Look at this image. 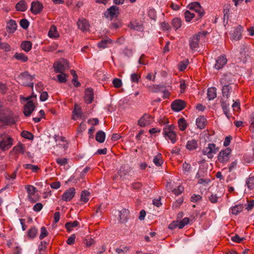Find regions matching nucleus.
Masks as SVG:
<instances>
[{
  "label": "nucleus",
  "mask_w": 254,
  "mask_h": 254,
  "mask_svg": "<svg viewBox=\"0 0 254 254\" xmlns=\"http://www.w3.org/2000/svg\"><path fill=\"white\" fill-rule=\"evenodd\" d=\"M21 135L23 137L30 140H32L34 138V135L32 133L26 130L22 131Z\"/></svg>",
  "instance_id": "obj_44"
},
{
  "label": "nucleus",
  "mask_w": 254,
  "mask_h": 254,
  "mask_svg": "<svg viewBox=\"0 0 254 254\" xmlns=\"http://www.w3.org/2000/svg\"><path fill=\"white\" fill-rule=\"evenodd\" d=\"M182 20L179 18H175L172 21V25L173 27L177 30L180 28L182 25Z\"/></svg>",
  "instance_id": "obj_37"
},
{
  "label": "nucleus",
  "mask_w": 254,
  "mask_h": 254,
  "mask_svg": "<svg viewBox=\"0 0 254 254\" xmlns=\"http://www.w3.org/2000/svg\"><path fill=\"white\" fill-rule=\"evenodd\" d=\"M21 47L26 52H29L32 48V43L29 41H25L22 42Z\"/></svg>",
  "instance_id": "obj_28"
},
{
  "label": "nucleus",
  "mask_w": 254,
  "mask_h": 254,
  "mask_svg": "<svg viewBox=\"0 0 254 254\" xmlns=\"http://www.w3.org/2000/svg\"><path fill=\"white\" fill-rule=\"evenodd\" d=\"M48 93L46 91H44L41 93L40 99L41 101L44 102L45 101L48 99Z\"/></svg>",
  "instance_id": "obj_62"
},
{
  "label": "nucleus",
  "mask_w": 254,
  "mask_h": 254,
  "mask_svg": "<svg viewBox=\"0 0 254 254\" xmlns=\"http://www.w3.org/2000/svg\"><path fill=\"white\" fill-rule=\"evenodd\" d=\"M184 199L182 197L179 198L173 203V207L174 208H178L183 202Z\"/></svg>",
  "instance_id": "obj_55"
},
{
  "label": "nucleus",
  "mask_w": 254,
  "mask_h": 254,
  "mask_svg": "<svg viewBox=\"0 0 254 254\" xmlns=\"http://www.w3.org/2000/svg\"><path fill=\"white\" fill-rule=\"evenodd\" d=\"M140 76L135 73H133L130 75V79L132 82L137 83Z\"/></svg>",
  "instance_id": "obj_57"
},
{
  "label": "nucleus",
  "mask_w": 254,
  "mask_h": 254,
  "mask_svg": "<svg viewBox=\"0 0 254 254\" xmlns=\"http://www.w3.org/2000/svg\"><path fill=\"white\" fill-rule=\"evenodd\" d=\"M48 35L50 38H55L59 36V34L57 30V28L55 26H51Z\"/></svg>",
  "instance_id": "obj_30"
},
{
  "label": "nucleus",
  "mask_w": 254,
  "mask_h": 254,
  "mask_svg": "<svg viewBox=\"0 0 254 254\" xmlns=\"http://www.w3.org/2000/svg\"><path fill=\"white\" fill-rule=\"evenodd\" d=\"M178 125L181 130H185L187 127L186 120L181 118L178 120Z\"/></svg>",
  "instance_id": "obj_38"
},
{
  "label": "nucleus",
  "mask_w": 254,
  "mask_h": 254,
  "mask_svg": "<svg viewBox=\"0 0 254 254\" xmlns=\"http://www.w3.org/2000/svg\"><path fill=\"white\" fill-rule=\"evenodd\" d=\"M189 64L188 60L182 61L179 64V69L180 71L184 70Z\"/></svg>",
  "instance_id": "obj_50"
},
{
  "label": "nucleus",
  "mask_w": 254,
  "mask_h": 254,
  "mask_svg": "<svg viewBox=\"0 0 254 254\" xmlns=\"http://www.w3.org/2000/svg\"><path fill=\"white\" fill-rule=\"evenodd\" d=\"M244 239V238H240L238 235L236 234L234 236L231 237V240L236 243H240Z\"/></svg>",
  "instance_id": "obj_61"
},
{
  "label": "nucleus",
  "mask_w": 254,
  "mask_h": 254,
  "mask_svg": "<svg viewBox=\"0 0 254 254\" xmlns=\"http://www.w3.org/2000/svg\"><path fill=\"white\" fill-rule=\"evenodd\" d=\"M1 140L0 141V148L2 150H6L13 144V139L7 134H2Z\"/></svg>",
  "instance_id": "obj_5"
},
{
  "label": "nucleus",
  "mask_w": 254,
  "mask_h": 254,
  "mask_svg": "<svg viewBox=\"0 0 254 254\" xmlns=\"http://www.w3.org/2000/svg\"><path fill=\"white\" fill-rule=\"evenodd\" d=\"M189 222V218L188 217L184 218L180 222H178L179 224V228L182 229L185 225H187Z\"/></svg>",
  "instance_id": "obj_49"
},
{
  "label": "nucleus",
  "mask_w": 254,
  "mask_h": 254,
  "mask_svg": "<svg viewBox=\"0 0 254 254\" xmlns=\"http://www.w3.org/2000/svg\"><path fill=\"white\" fill-rule=\"evenodd\" d=\"M216 97V89L215 87H211L208 89L207 97L209 100H213Z\"/></svg>",
  "instance_id": "obj_29"
},
{
  "label": "nucleus",
  "mask_w": 254,
  "mask_h": 254,
  "mask_svg": "<svg viewBox=\"0 0 254 254\" xmlns=\"http://www.w3.org/2000/svg\"><path fill=\"white\" fill-rule=\"evenodd\" d=\"M128 27L136 31H141L142 30V26L137 22H131L128 25Z\"/></svg>",
  "instance_id": "obj_31"
},
{
  "label": "nucleus",
  "mask_w": 254,
  "mask_h": 254,
  "mask_svg": "<svg viewBox=\"0 0 254 254\" xmlns=\"http://www.w3.org/2000/svg\"><path fill=\"white\" fill-rule=\"evenodd\" d=\"M75 239V235L74 234H72L70 237H69L66 241V243L68 245H72L74 244Z\"/></svg>",
  "instance_id": "obj_64"
},
{
  "label": "nucleus",
  "mask_w": 254,
  "mask_h": 254,
  "mask_svg": "<svg viewBox=\"0 0 254 254\" xmlns=\"http://www.w3.org/2000/svg\"><path fill=\"white\" fill-rule=\"evenodd\" d=\"M113 84L115 87L119 88L122 86V80L119 78H115L113 81Z\"/></svg>",
  "instance_id": "obj_56"
},
{
  "label": "nucleus",
  "mask_w": 254,
  "mask_h": 254,
  "mask_svg": "<svg viewBox=\"0 0 254 254\" xmlns=\"http://www.w3.org/2000/svg\"><path fill=\"white\" fill-rule=\"evenodd\" d=\"M227 59L225 56L223 55L218 58L216 61L214 67L217 69H221L226 64Z\"/></svg>",
  "instance_id": "obj_17"
},
{
  "label": "nucleus",
  "mask_w": 254,
  "mask_h": 254,
  "mask_svg": "<svg viewBox=\"0 0 254 254\" xmlns=\"http://www.w3.org/2000/svg\"><path fill=\"white\" fill-rule=\"evenodd\" d=\"M38 230L35 227H32L28 231V236L30 238H34L37 234Z\"/></svg>",
  "instance_id": "obj_43"
},
{
  "label": "nucleus",
  "mask_w": 254,
  "mask_h": 254,
  "mask_svg": "<svg viewBox=\"0 0 254 254\" xmlns=\"http://www.w3.org/2000/svg\"><path fill=\"white\" fill-rule=\"evenodd\" d=\"M246 185L250 190H252L254 187V176L249 178L246 181Z\"/></svg>",
  "instance_id": "obj_42"
},
{
  "label": "nucleus",
  "mask_w": 254,
  "mask_h": 254,
  "mask_svg": "<svg viewBox=\"0 0 254 254\" xmlns=\"http://www.w3.org/2000/svg\"><path fill=\"white\" fill-rule=\"evenodd\" d=\"M184 190V188L181 186H179L177 189H174L173 192L175 194L178 195L181 194Z\"/></svg>",
  "instance_id": "obj_58"
},
{
  "label": "nucleus",
  "mask_w": 254,
  "mask_h": 254,
  "mask_svg": "<svg viewBox=\"0 0 254 254\" xmlns=\"http://www.w3.org/2000/svg\"><path fill=\"white\" fill-rule=\"evenodd\" d=\"M15 8L17 11H25L27 9V5L24 0H20L16 4Z\"/></svg>",
  "instance_id": "obj_25"
},
{
  "label": "nucleus",
  "mask_w": 254,
  "mask_h": 254,
  "mask_svg": "<svg viewBox=\"0 0 254 254\" xmlns=\"http://www.w3.org/2000/svg\"><path fill=\"white\" fill-rule=\"evenodd\" d=\"M243 28L241 25H238L234 28V30L230 33L231 39L235 41H238L242 38V33Z\"/></svg>",
  "instance_id": "obj_10"
},
{
  "label": "nucleus",
  "mask_w": 254,
  "mask_h": 254,
  "mask_svg": "<svg viewBox=\"0 0 254 254\" xmlns=\"http://www.w3.org/2000/svg\"><path fill=\"white\" fill-rule=\"evenodd\" d=\"M221 106L227 118L228 119H230L231 116L229 111V104L228 103V99L222 98L221 100Z\"/></svg>",
  "instance_id": "obj_16"
},
{
  "label": "nucleus",
  "mask_w": 254,
  "mask_h": 254,
  "mask_svg": "<svg viewBox=\"0 0 254 254\" xmlns=\"http://www.w3.org/2000/svg\"><path fill=\"white\" fill-rule=\"evenodd\" d=\"M77 24L78 28L83 32L87 31L89 29V24L84 18L79 19Z\"/></svg>",
  "instance_id": "obj_18"
},
{
  "label": "nucleus",
  "mask_w": 254,
  "mask_h": 254,
  "mask_svg": "<svg viewBox=\"0 0 254 254\" xmlns=\"http://www.w3.org/2000/svg\"><path fill=\"white\" fill-rule=\"evenodd\" d=\"M119 14V7L116 5H113L107 9L104 13V15L105 17L112 20L114 18L117 17Z\"/></svg>",
  "instance_id": "obj_9"
},
{
  "label": "nucleus",
  "mask_w": 254,
  "mask_h": 254,
  "mask_svg": "<svg viewBox=\"0 0 254 254\" xmlns=\"http://www.w3.org/2000/svg\"><path fill=\"white\" fill-rule=\"evenodd\" d=\"M36 108L32 100L27 101L26 104L24 106L23 113L26 117H29Z\"/></svg>",
  "instance_id": "obj_11"
},
{
  "label": "nucleus",
  "mask_w": 254,
  "mask_h": 254,
  "mask_svg": "<svg viewBox=\"0 0 254 254\" xmlns=\"http://www.w3.org/2000/svg\"><path fill=\"white\" fill-rule=\"evenodd\" d=\"M232 80H230L228 75H224V77L221 79L220 83L222 85V93L223 98L228 99L229 97V93L232 90V86L231 84Z\"/></svg>",
  "instance_id": "obj_2"
},
{
  "label": "nucleus",
  "mask_w": 254,
  "mask_h": 254,
  "mask_svg": "<svg viewBox=\"0 0 254 254\" xmlns=\"http://www.w3.org/2000/svg\"><path fill=\"white\" fill-rule=\"evenodd\" d=\"M13 58L22 62H26L28 60V57L23 53H16Z\"/></svg>",
  "instance_id": "obj_32"
},
{
  "label": "nucleus",
  "mask_w": 254,
  "mask_h": 254,
  "mask_svg": "<svg viewBox=\"0 0 254 254\" xmlns=\"http://www.w3.org/2000/svg\"><path fill=\"white\" fill-rule=\"evenodd\" d=\"M231 151V149L230 147L221 150L219 153L218 160L223 164L227 163L230 159Z\"/></svg>",
  "instance_id": "obj_8"
},
{
  "label": "nucleus",
  "mask_w": 254,
  "mask_h": 254,
  "mask_svg": "<svg viewBox=\"0 0 254 254\" xmlns=\"http://www.w3.org/2000/svg\"><path fill=\"white\" fill-rule=\"evenodd\" d=\"M48 235V232L45 227H42L41 229V233L39 236L40 240L43 239Z\"/></svg>",
  "instance_id": "obj_53"
},
{
  "label": "nucleus",
  "mask_w": 254,
  "mask_h": 254,
  "mask_svg": "<svg viewBox=\"0 0 254 254\" xmlns=\"http://www.w3.org/2000/svg\"><path fill=\"white\" fill-rule=\"evenodd\" d=\"M111 42V40L110 39H107L105 40H103L101 41L98 44V46L100 48H103L104 49L107 47V44L108 43H110Z\"/></svg>",
  "instance_id": "obj_46"
},
{
  "label": "nucleus",
  "mask_w": 254,
  "mask_h": 254,
  "mask_svg": "<svg viewBox=\"0 0 254 254\" xmlns=\"http://www.w3.org/2000/svg\"><path fill=\"white\" fill-rule=\"evenodd\" d=\"M189 8L191 10L195 11L198 13L200 17L204 14V10L201 6L200 3L198 2H193L191 3L189 5Z\"/></svg>",
  "instance_id": "obj_14"
},
{
  "label": "nucleus",
  "mask_w": 254,
  "mask_h": 254,
  "mask_svg": "<svg viewBox=\"0 0 254 254\" xmlns=\"http://www.w3.org/2000/svg\"><path fill=\"white\" fill-rule=\"evenodd\" d=\"M161 154H159L157 155H156L153 160V163L155 164L157 166H161V165L163 163V161L161 159Z\"/></svg>",
  "instance_id": "obj_40"
},
{
  "label": "nucleus",
  "mask_w": 254,
  "mask_h": 254,
  "mask_svg": "<svg viewBox=\"0 0 254 254\" xmlns=\"http://www.w3.org/2000/svg\"><path fill=\"white\" fill-rule=\"evenodd\" d=\"M205 119L203 117H199L196 120V125L200 129L203 128L205 126Z\"/></svg>",
  "instance_id": "obj_34"
},
{
  "label": "nucleus",
  "mask_w": 254,
  "mask_h": 254,
  "mask_svg": "<svg viewBox=\"0 0 254 254\" xmlns=\"http://www.w3.org/2000/svg\"><path fill=\"white\" fill-rule=\"evenodd\" d=\"M67 159L66 158H58L56 159V162L61 166H64L67 163Z\"/></svg>",
  "instance_id": "obj_51"
},
{
  "label": "nucleus",
  "mask_w": 254,
  "mask_h": 254,
  "mask_svg": "<svg viewBox=\"0 0 254 254\" xmlns=\"http://www.w3.org/2000/svg\"><path fill=\"white\" fill-rule=\"evenodd\" d=\"M90 194V193L86 190L82 191L80 199V201H83L84 203L87 202L89 200L88 196Z\"/></svg>",
  "instance_id": "obj_33"
},
{
  "label": "nucleus",
  "mask_w": 254,
  "mask_h": 254,
  "mask_svg": "<svg viewBox=\"0 0 254 254\" xmlns=\"http://www.w3.org/2000/svg\"><path fill=\"white\" fill-rule=\"evenodd\" d=\"M209 201L213 203H216L218 201L219 196H217L216 194H211L210 196H208Z\"/></svg>",
  "instance_id": "obj_54"
},
{
  "label": "nucleus",
  "mask_w": 254,
  "mask_h": 254,
  "mask_svg": "<svg viewBox=\"0 0 254 254\" xmlns=\"http://www.w3.org/2000/svg\"><path fill=\"white\" fill-rule=\"evenodd\" d=\"M129 251V248L127 247H124L123 249L121 248H117L116 249V252L118 254H124V252H127Z\"/></svg>",
  "instance_id": "obj_59"
},
{
  "label": "nucleus",
  "mask_w": 254,
  "mask_h": 254,
  "mask_svg": "<svg viewBox=\"0 0 254 254\" xmlns=\"http://www.w3.org/2000/svg\"><path fill=\"white\" fill-rule=\"evenodd\" d=\"M25 189H26L27 192L28 193V199L30 200V201H34L32 195L34 194L35 192L37 191L36 188L31 185H27L25 187Z\"/></svg>",
  "instance_id": "obj_22"
},
{
  "label": "nucleus",
  "mask_w": 254,
  "mask_h": 254,
  "mask_svg": "<svg viewBox=\"0 0 254 254\" xmlns=\"http://www.w3.org/2000/svg\"><path fill=\"white\" fill-rule=\"evenodd\" d=\"M173 125H166L163 128V134L166 139L169 138L173 143L176 141V134L174 131Z\"/></svg>",
  "instance_id": "obj_4"
},
{
  "label": "nucleus",
  "mask_w": 254,
  "mask_h": 254,
  "mask_svg": "<svg viewBox=\"0 0 254 254\" xmlns=\"http://www.w3.org/2000/svg\"><path fill=\"white\" fill-rule=\"evenodd\" d=\"M13 150L16 153H22L23 154L24 153V147L23 145L21 143H19L18 145L14 146Z\"/></svg>",
  "instance_id": "obj_41"
},
{
  "label": "nucleus",
  "mask_w": 254,
  "mask_h": 254,
  "mask_svg": "<svg viewBox=\"0 0 254 254\" xmlns=\"http://www.w3.org/2000/svg\"><path fill=\"white\" fill-rule=\"evenodd\" d=\"M79 223L77 221H74L73 222H68L65 224V228L68 231H71V229L73 227H77L79 225Z\"/></svg>",
  "instance_id": "obj_36"
},
{
  "label": "nucleus",
  "mask_w": 254,
  "mask_h": 254,
  "mask_svg": "<svg viewBox=\"0 0 254 254\" xmlns=\"http://www.w3.org/2000/svg\"><path fill=\"white\" fill-rule=\"evenodd\" d=\"M138 124L141 127H145L149 124V121L143 116L138 121Z\"/></svg>",
  "instance_id": "obj_52"
},
{
  "label": "nucleus",
  "mask_w": 254,
  "mask_h": 254,
  "mask_svg": "<svg viewBox=\"0 0 254 254\" xmlns=\"http://www.w3.org/2000/svg\"><path fill=\"white\" fill-rule=\"evenodd\" d=\"M106 137V134L105 133L102 131L99 130L98 131L96 134L95 138L97 141H98L99 143H103L104 142L105 139Z\"/></svg>",
  "instance_id": "obj_27"
},
{
  "label": "nucleus",
  "mask_w": 254,
  "mask_h": 254,
  "mask_svg": "<svg viewBox=\"0 0 254 254\" xmlns=\"http://www.w3.org/2000/svg\"><path fill=\"white\" fill-rule=\"evenodd\" d=\"M73 119L76 120L75 117L77 118L81 117L82 115V112L81 108L79 105L75 104L74 105V109L72 111Z\"/></svg>",
  "instance_id": "obj_26"
},
{
  "label": "nucleus",
  "mask_w": 254,
  "mask_h": 254,
  "mask_svg": "<svg viewBox=\"0 0 254 254\" xmlns=\"http://www.w3.org/2000/svg\"><path fill=\"white\" fill-rule=\"evenodd\" d=\"M17 28V24L15 21L13 20H10L6 23L7 31L9 33H13Z\"/></svg>",
  "instance_id": "obj_21"
},
{
  "label": "nucleus",
  "mask_w": 254,
  "mask_h": 254,
  "mask_svg": "<svg viewBox=\"0 0 254 254\" xmlns=\"http://www.w3.org/2000/svg\"><path fill=\"white\" fill-rule=\"evenodd\" d=\"M194 16V14L189 10L186 11L185 12V17L187 22H190Z\"/></svg>",
  "instance_id": "obj_45"
},
{
  "label": "nucleus",
  "mask_w": 254,
  "mask_h": 254,
  "mask_svg": "<svg viewBox=\"0 0 254 254\" xmlns=\"http://www.w3.org/2000/svg\"><path fill=\"white\" fill-rule=\"evenodd\" d=\"M1 39L0 38V49L4 50L6 52L10 51V46L6 43L1 42Z\"/></svg>",
  "instance_id": "obj_48"
},
{
  "label": "nucleus",
  "mask_w": 254,
  "mask_h": 254,
  "mask_svg": "<svg viewBox=\"0 0 254 254\" xmlns=\"http://www.w3.org/2000/svg\"><path fill=\"white\" fill-rule=\"evenodd\" d=\"M218 151L219 148L216 147L214 143H209L207 146L203 149V154L207 155L208 158L211 159Z\"/></svg>",
  "instance_id": "obj_7"
},
{
  "label": "nucleus",
  "mask_w": 254,
  "mask_h": 254,
  "mask_svg": "<svg viewBox=\"0 0 254 254\" xmlns=\"http://www.w3.org/2000/svg\"><path fill=\"white\" fill-rule=\"evenodd\" d=\"M186 106V103L182 100H176L173 102L171 107L173 110L179 112L182 110Z\"/></svg>",
  "instance_id": "obj_13"
},
{
  "label": "nucleus",
  "mask_w": 254,
  "mask_h": 254,
  "mask_svg": "<svg viewBox=\"0 0 254 254\" xmlns=\"http://www.w3.org/2000/svg\"><path fill=\"white\" fill-rule=\"evenodd\" d=\"M129 211L128 210L124 208L119 212V218L122 223H124L127 219Z\"/></svg>",
  "instance_id": "obj_23"
},
{
  "label": "nucleus",
  "mask_w": 254,
  "mask_h": 254,
  "mask_svg": "<svg viewBox=\"0 0 254 254\" xmlns=\"http://www.w3.org/2000/svg\"><path fill=\"white\" fill-rule=\"evenodd\" d=\"M34 76L29 74L28 71L21 73L17 77L18 82L22 85L27 86L33 88L34 83L32 82Z\"/></svg>",
  "instance_id": "obj_3"
},
{
  "label": "nucleus",
  "mask_w": 254,
  "mask_h": 254,
  "mask_svg": "<svg viewBox=\"0 0 254 254\" xmlns=\"http://www.w3.org/2000/svg\"><path fill=\"white\" fill-rule=\"evenodd\" d=\"M94 98V94L92 89L88 88L85 90L84 101L87 104H90L92 102Z\"/></svg>",
  "instance_id": "obj_19"
},
{
  "label": "nucleus",
  "mask_w": 254,
  "mask_h": 254,
  "mask_svg": "<svg viewBox=\"0 0 254 254\" xmlns=\"http://www.w3.org/2000/svg\"><path fill=\"white\" fill-rule=\"evenodd\" d=\"M75 194V189L74 188H70L63 193L62 199L65 201H70L74 197Z\"/></svg>",
  "instance_id": "obj_15"
},
{
  "label": "nucleus",
  "mask_w": 254,
  "mask_h": 254,
  "mask_svg": "<svg viewBox=\"0 0 254 254\" xmlns=\"http://www.w3.org/2000/svg\"><path fill=\"white\" fill-rule=\"evenodd\" d=\"M43 206L41 203H37L34 205L33 209L35 212H39L42 209Z\"/></svg>",
  "instance_id": "obj_60"
},
{
  "label": "nucleus",
  "mask_w": 254,
  "mask_h": 254,
  "mask_svg": "<svg viewBox=\"0 0 254 254\" xmlns=\"http://www.w3.org/2000/svg\"><path fill=\"white\" fill-rule=\"evenodd\" d=\"M69 67V63L66 60L62 59L59 62H55L54 64V71L56 72H62L67 70Z\"/></svg>",
  "instance_id": "obj_6"
},
{
  "label": "nucleus",
  "mask_w": 254,
  "mask_h": 254,
  "mask_svg": "<svg viewBox=\"0 0 254 254\" xmlns=\"http://www.w3.org/2000/svg\"><path fill=\"white\" fill-rule=\"evenodd\" d=\"M198 147L197 141L194 139H191L188 141L186 144V148L190 151L196 149Z\"/></svg>",
  "instance_id": "obj_24"
},
{
  "label": "nucleus",
  "mask_w": 254,
  "mask_h": 254,
  "mask_svg": "<svg viewBox=\"0 0 254 254\" xmlns=\"http://www.w3.org/2000/svg\"><path fill=\"white\" fill-rule=\"evenodd\" d=\"M43 5L39 1H33L31 2L30 10L35 15L40 13L43 9Z\"/></svg>",
  "instance_id": "obj_12"
},
{
  "label": "nucleus",
  "mask_w": 254,
  "mask_h": 254,
  "mask_svg": "<svg viewBox=\"0 0 254 254\" xmlns=\"http://www.w3.org/2000/svg\"><path fill=\"white\" fill-rule=\"evenodd\" d=\"M243 210V206L242 205H236L232 207V213L234 215H237Z\"/></svg>",
  "instance_id": "obj_35"
},
{
  "label": "nucleus",
  "mask_w": 254,
  "mask_h": 254,
  "mask_svg": "<svg viewBox=\"0 0 254 254\" xmlns=\"http://www.w3.org/2000/svg\"><path fill=\"white\" fill-rule=\"evenodd\" d=\"M1 122L6 125L13 124L15 122V116L13 114L1 117Z\"/></svg>",
  "instance_id": "obj_20"
},
{
  "label": "nucleus",
  "mask_w": 254,
  "mask_h": 254,
  "mask_svg": "<svg viewBox=\"0 0 254 254\" xmlns=\"http://www.w3.org/2000/svg\"><path fill=\"white\" fill-rule=\"evenodd\" d=\"M60 74L57 75V79L60 83H65L67 81V75L65 74L64 72H59Z\"/></svg>",
  "instance_id": "obj_39"
},
{
  "label": "nucleus",
  "mask_w": 254,
  "mask_h": 254,
  "mask_svg": "<svg viewBox=\"0 0 254 254\" xmlns=\"http://www.w3.org/2000/svg\"><path fill=\"white\" fill-rule=\"evenodd\" d=\"M20 26L24 29H27L29 25V22L26 19H22L19 22Z\"/></svg>",
  "instance_id": "obj_47"
},
{
  "label": "nucleus",
  "mask_w": 254,
  "mask_h": 254,
  "mask_svg": "<svg viewBox=\"0 0 254 254\" xmlns=\"http://www.w3.org/2000/svg\"><path fill=\"white\" fill-rule=\"evenodd\" d=\"M209 34L206 31H203L194 34L189 41L190 46L192 50L195 51L198 47L199 42H204L206 36Z\"/></svg>",
  "instance_id": "obj_1"
},
{
  "label": "nucleus",
  "mask_w": 254,
  "mask_h": 254,
  "mask_svg": "<svg viewBox=\"0 0 254 254\" xmlns=\"http://www.w3.org/2000/svg\"><path fill=\"white\" fill-rule=\"evenodd\" d=\"M46 242L45 241H42L40 245L39 246V251L40 254H42V252L44 251L46 249Z\"/></svg>",
  "instance_id": "obj_63"
}]
</instances>
